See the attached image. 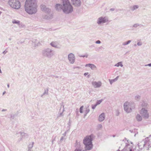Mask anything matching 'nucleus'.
I'll use <instances>...</instances> for the list:
<instances>
[{"label": "nucleus", "instance_id": "7", "mask_svg": "<svg viewBox=\"0 0 151 151\" xmlns=\"http://www.w3.org/2000/svg\"><path fill=\"white\" fill-rule=\"evenodd\" d=\"M140 114L144 118L147 119L149 117V113L146 108L142 109L140 110Z\"/></svg>", "mask_w": 151, "mask_h": 151}, {"label": "nucleus", "instance_id": "13", "mask_svg": "<svg viewBox=\"0 0 151 151\" xmlns=\"http://www.w3.org/2000/svg\"><path fill=\"white\" fill-rule=\"evenodd\" d=\"M73 4L75 6H80L81 4V2L80 0H71Z\"/></svg>", "mask_w": 151, "mask_h": 151}, {"label": "nucleus", "instance_id": "29", "mask_svg": "<svg viewBox=\"0 0 151 151\" xmlns=\"http://www.w3.org/2000/svg\"><path fill=\"white\" fill-rule=\"evenodd\" d=\"M90 110L88 108H86L85 111V116L86 115V114L89 112Z\"/></svg>", "mask_w": 151, "mask_h": 151}, {"label": "nucleus", "instance_id": "19", "mask_svg": "<svg viewBox=\"0 0 151 151\" xmlns=\"http://www.w3.org/2000/svg\"><path fill=\"white\" fill-rule=\"evenodd\" d=\"M120 66L122 67H123V65L122 64V62H119L115 64L114 65V66L117 67H119Z\"/></svg>", "mask_w": 151, "mask_h": 151}, {"label": "nucleus", "instance_id": "60", "mask_svg": "<svg viewBox=\"0 0 151 151\" xmlns=\"http://www.w3.org/2000/svg\"><path fill=\"white\" fill-rule=\"evenodd\" d=\"M63 108H64V105H63Z\"/></svg>", "mask_w": 151, "mask_h": 151}, {"label": "nucleus", "instance_id": "12", "mask_svg": "<svg viewBox=\"0 0 151 151\" xmlns=\"http://www.w3.org/2000/svg\"><path fill=\"white\" fill-rule=\"evenodd\" d=\"M133 147L128 145L122 150V151H132Z\"/></svg>", "mask_w": 151, "mask_h": 151}, {"label": "nucleus", "instance_id": "52", "mask_svg": "<svg viewBox=\"0 0 151 151\" xmlns=\"http://www.w3.org/2000/svg\"><path fill=\"white\" fill-rule=\"evenodd\" d=\"M110 10H111V11H114V9H113V8H111V9H110Z\"/></svg>", "mask_w": 151, "mask_h": 151}, {"label": "nucleus", "instance_id": "15", "mask_svg": "<svg viewBox=\"0 0 151 151\" xmlns=\"http://www.w3.org/2000/svg\"><path fill=\"white\" fill-rule=\"evenodd\" d=\"M43 17L44 18L47 19H49L52 18V15L50 13H47L43 15Z\"/></svg>", "mask_w": 151, "mask_h": 151}, {"label": "nucleus", "instance_id": "30", "mask_svg": "<svg viewBox=\"0 0 151 151\" xmlns=\"http://www.w3.org/2000/svg\"><path fill=\"white\" fill-rule=\"evenodd\" d=\"M21 134H22V132H19L17 133L15 135H16V137H21Z\"/></svg>", "mask_w": 151, "mask_h": 151}, {"label": "nucleus", "instance_id": "41", "mask_svg": "<svg viewBox=\"0 0 151 151\" xmlns=\"http://www.w3.org/2000/svg\"><path fill=\"white\" fill-rule=\"evenodd\" d=\"M27 151H33V150L32 148H28Z\"/></svg>", "mask_w": 151, "mask_h": 151}, {"label": "nucleus", "instance_id": "21", "mask_svg": "<svg viewBox=\"0 0 151 151\" xmlns=\"http://www.w3.org/2000/svg\"><path fill=\"white\" fill-rule=\"evenodd\" d=\"M20 22V21L18 20H16L15 19H14L12 21V23L13 24H16L18 25H19V23Z\"/></svg>", "mask_w": 151, "mask_h": 151}, {"label": "nucleus", "instance_id": "64", "mask_svg": "<svg viewBox=\"0 0 151 151\" xmlns=\"http://www.w3.org/2000/svg\"><path fill=\"white\" fill-rule=\"evenodd\" d=\"M64 111V109H63V111Z\"/></svg>", "mask_w": 151, "mask_h": 151}, {"label": "nucleus", "instance_id": "51", "mask_svg": "<svg viewBox=\"0 0 151 151\" xmlns=\"http://www.w3.org/2000/svg\"><path fill=\"white\" fill-rule=\"evenodd\" d=\"M63 115V112L61 113L60 114V116H62Z\"/></svg>", "mask_w": 151, "mask_h": 151}, {"label": "nucleus", "instance_id": "28", "mask_svg": "<svg viewBox=\"0 0 151 151\" xmlns=\"http://www.w3.org/2000/svg\"><path fill=\"white\" fill-rule=\"evenodd\" d=\"M109 81L111 85L113 83L116 81L115 79L111 80L109 79Z\"/></svg>", "mask_w": 151, "mask_h": 151}, {"label": "nucleus", "instance_id": "8", "mask_svg": "<svg viewBox=\"0 0 151 151\" xmlns=\"http://www.w3.org/2000/svg\"><path fill=\"white\" fill-rule=\"evenodd\" d=\"M108 21V19L107 17H101L98 19L97 23L101 25L104 23Z\"/></svg>", "mask_w": 151, "mask_h": 151}, {"label": "nucleus", "instance_id": "58", "mask_svg": "<svg viewBox=\"0 0 151 151\" xmlns=\"http://www.w3.org/2000/svg\"><path fill=\"white\" fill-rule=\"evenodd\" d=\"M134 46H137V45H136V44H135L134 45Z\"/></svg>", "mask_w": 151, "mask_h": 151}, {"label": "nucleus", "instance_id": "42", "mask_svg": "<svg viewBox=\"0 0 151 151\" xmlns=\"http://www.w3.org/2000/svg\"><path fill=\"white\" fill-rule=\"evenodd\" d=\"M75 151H82V150L80 149H76Z\"/></svg>", "mask_w": 151, "mask_h": 151}, {"label": "nucleus", "instance_id": "25", "mask_svg": "<svg viewBox=\"0 0 151 151\" xmlns=\"http://www.w3.org/2000/svg\"><path fill=\"white\" fill-rule=\"evenodd\" d=\"M43 11L45 12V13H46V14L50 13V10L47 7V8L45 9V10H44Z\"/></svg>", "mask_w": 151, "mask_h": 151}, {"label": "nucleus", "instance_id": "36", "mask_svg": "<svg viewBox=\"0 0 151 151\" xmlns=\"http://www.w3.org/2000/svg\"><path fill=\"white\" fill-rule=\"evenodd\" d=\"M142 45V43L140 41L138 42L137 43V45L139 46H141Z\"/></svg>", "mask_w": 151, "mask_h": 151}, {"label": "nucleus", "instance_id": "49", "mask_svg": "<svg viewBox=\"0 0 151 151\" xmlns=\"http://www.w3.org/2000/svg\"><path fill=\"white\" fill-rule=\"evenodd\" d=\"M80 56L81 57H86V58H87L88 57V56H86L85 55H83V56Z\"/></svg>", "mask_w": 151, "mask_h": 151}, {"label": "nucleus", "instance_id": "39", "mask_svg": "<svg viewBox=\"0 0 151 151\" xmlns=\"http://www.w3.org/2000/svg\"><path fill=\"white\" fill-rule=\"evenodd\" d=\"M95 43L96 44H100L101 43V42L99 40H98L96 41V42Z\"/></svg>", "mask_w": 151, "mask_h": 151}, {"label": "nucleus", "instance_id": "37", "mask_svg": "<svg viewBox=\"0 0 151 151\" xmlns=\"http://www.w3.org/2000/svg\"><path fill=\"white\" fill-rule=\"evenodd\" d=\"M98 128L99 129H100L102 128V126L101 124H99L98 125Z\"/></svg>", "mask_w": 151, "mask_h": 151}, {"label": "nucleus", "instance_id": "5", "mask_svg": "<svg viewBox=\"0 0 151 151\" xmlns=\"http://www.w3.org/2000/svg\"><path fill=\"white\" fill-rule=\"evenodd\" d=\"M42 55L48 58H51L55 54V52L49 48H46L42 51Z\"/></svg>", "mask_w": 151, "mask_h": 151}, {"label": "nucleus", "instance_id": "53", "mask_svg": "<svg viewBox=\"0 0 151 151\" xmlns=\"http://www.w3.org/2000/svg\"><path fill=\"white\" fill-rule=\"evenodd\" d=\"M7 86V87L8 88H9V84H8Z\"/></svg>", "mask_w": 151, "mask_h": 151}, {"label": "nucleus", "instance_id": "57", "mask_svg": "<svg viewBox=\"0 0 151 151\" xmlns=\"http://www.w3.org/2000/svg\"><path fill=\"white\" fill-rule=\"evenodd\" d=\"M53 141H53V140H52V144H53Z\"/></svg>", "mask_w": 151, "mask_h": 151}, {"label": "nucleus", "instance_id": "40", "mask_svg": "<svg viewBox=\"0 0 151 151\" xmlns=\"http://www.w3.org/2000/svg\"><path fill=\"white\" fill-rule=\"evenodd\" d=\"M68 131V130H67V131H65V132L63 134V135L64 136H66V133H67V132Z\"/></svg>", "mask_w": 151, "mask_h": 151}, {"label": "nucleus", "instance_id": "35", "mask_svg": "<svg viewBox=\"0 0 151 151\" xmlns=\"http://www.w3.org/2000/svg\"><path fill=\"white\" fill-rule=\"evenodd\" d=\"M97 106V105H96V104L95 105H93V104L91 106H92V109H94L96 108V107Z\"/></svg>", "mask_w": 151, "mask_h": 151}, {"label": "nucleus", "instance_id": "43", "mask_svg": "<svg viewBox=\"0 0 151 151\" xmlns=\"http://www.w3.org/2000/svg\"><path fill=\"white\" fill-rule=\"evenodd\" d=\"M145 66H149L150 67H151V63L147 65H145Z\"/></svg>", "mask_w": 151, "mask_h": 151}, {"label": "nucleus", "instance_id": "44", "mask_svg": "<svg viewBox=\"0 0 151 151\" xmlns=\"http://www.w3.org/2000/svg\"><path fill=\"white\" fill-rule=\"evenodd\" d=\"M119 76H118L115 78H114L116 81L118 80V79L119 78Z\"/></svg>", "mask_w": 151, "mask_h": 151}, {"label": "nucleus", "instance_id": "34", "mask_svg": "<svg viewBox=\"0 0 151 151\" xmlns=\"http://www.w3.org/2000/svg\"><path fill=\"white\" fill-rule=\"evenodd\" d=\"M83 106H81L80 108V112L81 113H83Z\"/></svg>", "mask_w": 151, "mask_h": 151}, {"label": "nucleus", "instance_id": "14", "mask_svg": "<svg viewBox=\"0 0 151 151\" xmlns=\"http://www.w3.org/2000/svg\"><path fill=\"white\" fill-rule=\"evenodd\" d=\"M32 45L34 46H38L41 45L40 42L37 40H34L32 41Z\"/></svg>", "mask_w": 151, "mask_h": 151}, {"label": "nucleus", "instance_id": "1", "mask_svg": "<svg viewBox=\"0 0 151 151\" xmlns=\"http://www.w3.org/2000/svg\"><path fill=\"white\" fill-rule=\"evenodd\" d=\"M63 5L57 4L55 8L58 11L62 10L65 14H69L73 11V7L68 0H62Z\"/></svg>", "mask_w": 151, "mask_h": 151}, {"label": "nucleus", "instance_id": "20", "mask_svg": "<svg viewBox=\"0 0 151 151\" xmlns=\"http://www.w3.org/2000/svg\"><path fill=\"white\" fill-rule=\"evenodd\" d=\"M89 67L92 70H94L96 69V66L93 64H90L89 65Z\"/></svg>", "mask_w": 151, "mask_h": 151}, {"label": "nucleus", "instance_id": "47", "mask_svg": "<svg viewBox=\"0 0 151 151\" xmlns=\"http://www.w3.org/2000/svg\"><path fill=\"white\" fill-rule=\"evenodd\" d=\"M81 68L79 66H77V67H76L74 68V69H75V68H79H79Z\"/></svg>", "mask_w": 151, "mask_h": 151}, {"label": "nucleus", "instance_id": "24", "mask_svg": "<svg viewBox=\"0 0 151 151\" xmlns=\"http://www.w3.org/2000/svg\"><path fill=\"white\" fill-rule=\"evenodd\" d=\"M131 41L130 40L128 41L127 42H124L122 43L123 45H125L129 44L131 42Z\"/></svg>", "mask_w": 151, "mask_h": 151}, {"label": "nucleus", "instance_id": "38", "mask_svg": "<svg viewBox=\"0 0 151 151\" xmlns=\"http://www.w3.org/2000/svg\"><path fill=\"white\" fill-rule=\"evenodd\" d=\"M139 26V24H135L133 25V27H137Z\"/></svg>", "mask_w": 151, "mask_h": 151}, {"label": "nucleus", "instance_id": "56", "mask_svg": "<svg viewBox=\"0 0 151 151\" xmlns=\"http://www.w3.org/2000/svg\"><path fill=\"white\" fill-rule=\"evenodd\" d=\"M5 111V110L4 109H3L2 110V111Z\"/></svg>", "mask_w": 151, "mask_h": 151}, {"label": "nucleus", "instance_id": "63", "mask_svg": "<svg viewBox=\"0 0 151 151\" xmlns=\"http://www.w3.org/2000/svg\"><path fill=\"white\" fill-rule=\"evenodd\" d=\"M117 151H120V150H118Z\"/></svg>", "mask_w": 151, "mask_h": 151}, {"label": "nucleus", "instance_id": "54", "mask_svg": "<svg viewBox=\"0 0 151 151\" xmlns=\"http://www.w3.org/2000/svg\"><path fill=\"white\" fill-rule=\"evenodd\" d=\"M6 93V92L5 91L3 93V95H4Z\"/></svg>", "mask_w": 151, "mask_h": 151}, {"label": "nucleus", "instance_id": "3", "mask_svg": "<svg viewBox=\"0 0 151 151\" xmlns=\"http://www.w3.org/2000/svg\"><path fill=\"white\" fill-rule=\"evenodd\" d=\"M92 138L91 135L86 136L83 139V144L85 145V149L86 150H91L93 147L92 144Z\"/></svg>", "mask_w": 151, "mask_h": 151}, {"label": "nucleus", "instance_id": "59", "mask_svg": "<svg viewBox=\"0 0 151 151\" xmlns=\"http://www.w3.org/2000/svg\"><path fill=\"white\" fill-rule=\"evenodd\" d=\"M44 95H43V94L41 96V97H42V96H43Z\"/></svg>", "mask_w": 151, "mask_h": 151}, {"label": "nucleus", "instance_id": "48", "mask_svg": "<svg viewBox=\"0 0 151 151\" xmlns=\"http://www.w3.org/2000/svg\"><path fill=\"white\" fill-rule=\"evenodd\" d=\"M89 65H90V64H86L85 65V66L86 67L88 66L89 67Z\"/></svg>", "mask_w": 151, "mask_h": 151}, {"label": "nucleus", "instance_id": "16", "mask_svg": "<svg viewBox=\"0 0 151 151\" xmlns=\"http://www.w3.org/2000/svg\"><path fill=\"white\" fill-rule=\"evenodd\" d=\"M105 118V114L104 113H103L99 115V120L100 122H102L104 120Z\"/></svg>", "mask_w": 151, "mask_h": 151}, {"label": "nucleus", "instance_id": "26", "mask_svg": "<svg viewBox=\"0 0 151 151\" xmlns=\"http://www.w3.org/2000/svg\"><path fill=\"white\" fill-rule=\"evenodd\" d=\"M47 7H46V6L44 5H42L41 6V8L42 11H44V10H45V9H46Z\"/></svg>", "mask_w": 151, "mask_h": 151}, {"label": "nucleus", "instance_id": "6", "mask_svg": "<svg viewBox=\"0 0 151 151\" xmlns=\"http://www.w3.org/2000/svg\"><path fill=\"white\" fill-rule=\"evenodd\" d=\"M8 3L10 6L16 9H19L21 6L20 3L18 0H9Z\"/></svg>", "mask_w": 151, "mask_h": 151}, {"label": "nucleus", "instance_id": "61", "mask_svg": "<svg viewBox=\"0 0 151 151\" xmlns=\"http://www.w3.org/2000/svg\"><path fill=\"white\" fill-rule=\"evenodd\" d=\"M53 140V141H55V139H53V140Z\"/></svg>", "mask_w": 151, "mask_h": 151}, {"label": "nucleus", "instance_id": "4", "mask_svg": "<svg viewBox=\"0 0 151 151\" xmlns=\"http://www.w3.org/2000/svg\"><path fill=\"white\" fill-rule=\"evenodd\" d=\"M124 111L127 113L131 112L135 107L134 104L132 102L126 101L123 105Z\"/></svg>", "mask_w": 151, "mask_h": 151}, {"label": "nucleus", "instance_id": "50", "mask_svg": "<svg viewBox=\"0 0 151 151\" xmlns=\"http://www.w3.org/2000/svg\"><path fill=\"white\" fill-rule=\"evenodd\" d=\"M88 74V73H84V75L85 76H86V75H87Z\"/></svg>", "mask_w": 151, "mask_h": 151}, {"label": "nucleus", "instance_id": "2", "mask_svg": "<svg viewBox=\"0 0 151 151\" xmlns=\"http://www.w3.org/2000/svg\"><path fill=\"white\" fill-rule=\"evenodd\" d=\"M37 6L35 0H26L24 8L25 11L29 14L36 13L37 11Z\"/></svg>", "mask_w": 151, "mask_h": 151}, {"label": "nucleus", "instance_id": "18", "mask_svg": "<svg viewBox=\"0 0 151 151\" xmlns=\"http://www.w3.org/2000/svg\"><path fill=\"white\" fill-rule=\"evenodd\" d=\"M136 119L138 121L140 122L142 120V117L139 114H138L136 116Z\"/></svg>", "mask_w": 151, "mask_h": 151}, {"label": "nucleus", "instance_id": "55", "mask_svg": "<svg viewBox=\"0 0 151 151\" xmlns=\"http://www.w3.org/2000/svg\"><path fill=\"white\" fill-rule=\"evenodd\" d=\"M55 78H58V76H55Z\"/></svg>", "mask_w": 151, "mask_h": 151}, {"label": "nucleus", "instance_id": "22", "mask_svg": "<svg viewBox=\"0 0 151 151\" xmlns=\"http://www.w3.org/2000/svg\"><path fill=\"white\" fill-rule=\"evenodd\" d=\"M139 8V6L137 5H134L132 7H131V9L132 10L134 11L136 9H137Z\"/></svg>", "mask_w": 151, "mask_h": 151}, {"label": "nucleus", "instance_id": "9", "mask_svg": "<svg viewBox=\"0 0 151 151\" xmlns=\"http://www.w3.org/2000/svg\"><path fill=\"white\" fill-rule=\"evenodd\" d=\"M68 59L70 64H74L76 60L74 55L72 53H70L68 55Z\"/></svg>", "mask_w": 151, "mask_h": 151}, {"label": "nucleus", "instance_id": "31", "mask_svg": "<svg viewBox=\"0 0 151 151\" xmlns=\"http://www.w3.org/2000/svg\"><path fill=\"white\" fill-rule=\"evenodd\" d=\"M102 99H101L99 100H97L96 104V105H98L99 104H101V103L102 102Z\"/></svg>", "mask_w": 151, "mask_h": 151}, {"label": "nucleus", "instance_id": "62", "mask_svg": "<svg viewBox=\"0 0 151 151\" xmlns=\"http://www.w3.org/2000/svg\"><path fill=\"white\" fill-rule=\"evenodd\" d=\"M1 12H0V14H1Z\"/></svg>", "mask_w": 151, "mask_h": 151}, {"label": "nucleus", "instance_id": "33", "mask_svg": "<svg viewBox=\"0 0 151 151\" xmlns=\"http://www.w3.org/2000/svg\"><path fill=\"white\" fill-rule=\"evenodd\" d=\"M48 89L45 90L44 92L43 93V95H44L45 94H48Z\"/></svg>", "mask_w": 151, "mask_h": 151}, {"label": "nucleus", "instance_id": "46", "mask_svg": "<svg viewBox=\"0 0 151 151\" xmlns=\"http://www.w3.org/2000/svg\"><path fill=\"white\" fill-rule=\"evenodd\" d=\"M63 137H62L60 139V141L62 142L63 141Z\"/></svg>", "mask_w": 151, "mask_h": 151}, {"label": "nucleus", "instance_id": "27", "mask_svg": "<svg viewBox=\"0 0 151 151\" xmlns=\"http://www.w3.org/2000/svg\"><path fill=\"white\" fill-rule=\"evenodd\" d=\"M18 26L19 28H22L25 27V25L24 24L22 23H19Z\"/></svg>", "mask_w": 151, "mask_h": 151}, {"label": "nucleus", "instance_id": "23", "mask_svg": "<svg viewBox=\"0 0 151 151\" xmlns=\"http://www.w3.org/2000/svg\"><path fill=\"white\" fill-rule=\"evenodd\" d=\"M34 143V142H32L30 143L28 146V148H32L33 146Z\"/></svg>", "mask_w": 151, "mask_h": 151}, {"label": "nucleus", "instance_id": "17", "mask_svg": "<svg viewBox=\"0 0 151 151\" xmlns=\"http://www.w3.org/2000/svg\"><path fill=\"white\" fill-rule=\"evenodd\" d=\"M148 106V105L147 103V102H144L142 104L141 106H140V108H142V109L144 108L147 109Z\"/></svg>", "mask_w": 151, "mask_h": 151}, {"label": "nucleus", "instance_id": "32", "mask_svg": "<svg viewBox=\"0 0 151 151\" xmlns=\"http://www.w3.org/2000/svg\"><path fill=\"white\" fill-rule=\"evenodd\" d=\"M140 96H139V95H136L135 97V99L137 100H138L139 99H140Z\"/></svg>", "mask_w": 151, "mask_h": 151}, {"label": "nucleus", "instance_id": "11", "mask_svg": "<svg viewBox=\"0 0 151 151\" xmlns=\"http://www.w3.org/2000/svg\"><path fill=\"white\" fill-rule=\"evenodd\" d=\"M92 84L94 88H99L101 86L102 83L101 81H93L92 82Z\"/></svg>", "mask_w": 151, "mask_h": 151}, {"label": "nucleus", "instance_id": "10", "mask_svg": "<svg viewBox=\"0 0 151 151\" xmlns=\"http://www.w3.org/2000/svg\"><path fill=\"white\" fill-rule=\"evenodd\" d=\"M50 45L52 47L60 49L61 47V45L57 42H52Z\"/></svg>", "mask_w": 151, "mask_h": 151}, {"label": "nucleus", "instance_id": "45", "mask_svg": "<svg viewBox=\"0 0 151 151\" xmlns=\"http://www.w3.org/2000/svg\"><path fill=\"white\" fill-rule=\"evenodd\" d=\"M7 52V51H6V50H5L4 51L3 53V54H6Z\"/></svg>", "mask_w": 151, "mask_h": 151}]
</instances>
